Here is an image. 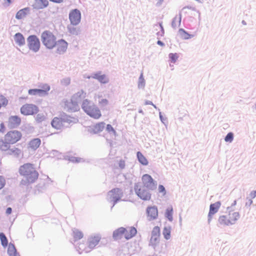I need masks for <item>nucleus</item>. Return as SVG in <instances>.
<instances>
[{
  "label": "nucleus",
  "mask_w": 256,
  "mask_h": 256,
  "mask_svg": "<svg viewBox=\"0 0 256 256\" xmlns=\"http://www.w3.org/2000/svg\"><path fill=\"white\" fill-rule=\"evenodd\" d=\"M68 44L64 40L61 39L56 42V52L58 54H62L66 52L68 48Z\"/></svg>",
  "instance_id": "obj_12"
},
{
  "label": "nucleus",
  "mask_w": 256,
  "mask_h": 256,
  "mask_svg": "<svg viewBox=\"0 0 256 256\" xmlns=\"http://www.w3.org/2000/svg\"><path fill=\"white\" fill-rule=\"evenodd\" d=\"M62 84L64 86H68L70 84V78H66L61 81Z\"/></svg>",
  "instance_id": "obj_42"
},
{
  "label": "nucleus",
  "mask_w": 256,
  "mask_h": 256,
  "mask_svg": "<svg viewBox=\"0 0 256 256\" xmlns=\"http://www.w3.org/2000/svg\"><path fill=\"white\" fill-rule=\"evenodd\" d=\"M50 90V86L48 84H44L41 86L40 89H30L28 90V93L32 96H43L48 94V92Z\"/></svg>",
  "instance_id": "obj_11"
},
{
  "label": "nucleus",
  "mask_w": 256,
  "mask_h": 256,
  "mask_svg": "<svg viewBox=\"0 0 256 256\" xmlns=\"http://www.w3.org/2000/svg\"><path fill=\"white\" fill-rule=\"evenodd\" d=\"M137 158L138 162L144 166H147L148 164V160L140 152H137Z\"/></svg>",
  "instance_id": "obj_29"
},
{
  "label": "nucleus",
  "mask_w": 256,
  "mask_h": 256,
  "mask_svg": "<svg viewBox=\"0 0 256 256\" xmlns=\"http://www.w3.org/2000/svg\"><path fill=\"white\" fill-rule=\"evenodd\" d=\"M6 180L4 176H0V190L5 186Z\"/></svg>",
  "instance_id": "obj_44"
},
{
  "label": "nucleus",
  "mask_w": 256,
  "mask_h": 256,
  "mask_svg": "<svg viewBox=\"0 0 256 256\" xmlns=\"http://www.w3.org/2000/svg\"><path fill=\"white\" fill-rule=\"evenodd\" d=\"M146 214L149 220L156 219L158 216V210L156 206H148L146 210Z\"/></svg>",
  "instance_id": "obj_18"
},
{
  "label": "nucleus",
  "mask_w": 256,
  "mask_h": 256,
  "mask_svg": "<svg viewBox=\"0 0 256 256\" xmlns=\"http://www.w3.org/2000/svg\"><path fill=\"white\" fill-rule=\"evenodd\" d=\"M118 166L120 168H124L125 166V162L124 160H120L118 162Z\"/></svg>",
  "instance_id": "obj_47"
},
{
  "label": "nucleus",
  "mask_w": 256,
  "mask_h": 256,
  "mask_svg": "<svg viewBox=\"0 0 256 256\" xmlns=\"http://www.w3.org/2000/svg\"><path fill=\"white\" fill-rule=\"evenodd\" d=\"M101 236L100 234H96L90 236L88 238L86 246L84 249L79 248L80 252H88L93 250L100 242Z\"/></svg>",
  "instance_id": "obj_6"
},
{
  "label": "nucleus",
  "mask_w": 256,
  "mask_h": 256,
  "mask_svg": "<svg viewBox=\"0 0 256 256\" xmlns=\"http://www.w3.org/2000/svg\"><path fill=\"white\" fill-rule=\"evenodd\" d=\"M81 14L80 12L75 9L72 10L69 14V18L72 24L76 25L80 21Z\"/></svg>",
  "instance_id": "obj_14"
},
{
  "label": "nucleus",
  "mask_w": 256,
  "mask_h": 256,
  "mask_svg": "<svg viewBox=\"0 0 256 256\" xmlns=\"http://www.w3.org/2000/svg\"><path fill=\"white\" fill-rule=\"evenodd\" d=\"M142 180L144 184V186L148 188V189H153L156 186V184L152 178V176L148 174H144L142 177Z\"/></svg>",
  "instance_id": "obj_15"
},
{
  "label": "nucleus",
  "mask_w": 256,
  "mask_h": 256,
  "mask_svg": "<svg viewBox=\"0 0 256 256\" xmlns=\"http://www.w3.org/2000/svg\"><path fill=\"white\" fill-rule=\"evenodd\" d=\"M106 130L108 132H112L113 133L116 134L115 130L114 129L112 126L110 124H107V126H106Z\"/></svg>",
  "instance_id": "obj_45"
},
{
  "label": "nucleus",
  "mask_w": 256,
  "mask_h": 256,
  "mask_svg": "<svg viewBox=\"0 0 256 256\" xmlns=\"http://www.w3.org/2000/svg\"><path fill=\"white\" fill-rule=\"evenodd\" d=\"M163 235L164 238L168 240L170 237V228L165 227L163 230Z\"/></svg>",
  "instance_id": "obj_37"
},
{
  "label": "nucleus",
  "mask_w": 256,
  "mask_h": 256,
  "mask_svg": "<svg viewBox=\"0 0 256 256\" xmlns=\"http://www.w3.org/2000/svg\"><path fill=\"white\" fill-rule=\"evenodd\" d=\"M135 191L137 195L144 200H148L150 199V194L146 190V186L136 185L135 187Z\"/></svg>",
  "instance_id": "obj_10"
},
{
  "label": "nucleus",
  "mask_w": 256,
  "mask_h": 256,
  "mask_svg": "<svg viewBox=\"0 0 256 256\" xmlns=\"http://www.w3.org/2000/svg\"><path fill=\"white\" fill-rule=\"evenodd\" d=\"M22 134L17 130L8 131L4 136V139H0V150H6L9 145L14 144L19 142L22 138Z\"/></svg>",
  "instance_id": "obj_2"
},
{
  "label": "nucleus",
  "mask_w": 256,
  "mask_h": 256,
  "mask_svg": "<svg viewBox=\"0 0 256 256\" xmlns=\"http://www.w3.org/2000/svg\"><path fill=\"white\" fill-rule=\"evenodd\" d=\"M108 104V100L106 98H102L98 102V104L100 107H104L106 106Z\"/></svg>",
  "instance_id": "obj_40"
},
{
  "label": "nucleus",
  "mask_w": 256,
  "mask_h": 256,
  "mask_svg": "<svg viewBox=\"0 0 256 256\" xmlns=\"http://www.w3.org/2000/svg\"><path fill=\"white\" fill-rule=\"evenodd\" d=\"M97 96L98 98H100L101 97V96H99V95H98V96Z\"/></svg>",
  "instance_id": "obj_55"
},
{
  "label": "nucleus",
  "mask_w": 256,
  "mask_h": 256,
  "mask_svg": "<svg viewBox=\"0 0 256 256\" xmlns=\"http://www.w3.org/2000/svg\"><path fill=\"white\" fill-rule=\"evenodd\" d=\"M181 18L180 16H176L174 18L172 22V26L174 27H176L179 26L180 23Z\"/></svg>",
  "instance_id": "obj_38"
},
{
  "label": "nucleus",
  "mask_w": 256,
  "mask_h": 256,
  "mask_svg": "<svg viewBox=\"0 0 256 256\" xmlns=\"http://www.w3.org/2000/svg\"><path fill=\"white\" fill-rule=\"evenodd\" d=\"M252 202V200H250V204H251Z\"/></svg>",
  "instance_id": "obj_56"
},
{
  "label": "nucleus",
  "mask_w": 256,
  "mask_h": 256,
  "mask_svg": "<svg viewBox=\"0 0 256 256\" xmlns=\"http://www.w3.org/2000/svg\"><path fill=\"white\" fill-rule=\"evenodd\" d=\"M72 236L75 240H78L82 238L83 234L78 230L73 231Z\"/></svg>",
  "instance_id": "obj_33"
},
{
  "label": "nucleus",
  "mask_w": 256,
  "mask_h": 256,
  "mask_svg": "<svg viewBox=\"0 0 256 256\" xmlns=\"http://www.w3.org/2000/svg\"><path fill=\"white\" fill-rule=\"evenodd\" d=\"M8 253L9 256H20L17 252L14 244H10L8 246Z\"/></svg>",
  "instance_id": "obj_28"
},
{
  "label": "nucleus",
  "mask_w": 256,
  "mask_h": 256,
  "mask_svg": "<svg viewBox=\"0 0 256 256\" xmlns=\"http://www.w3.org/2000/svg\"><path fill=\"white\" fill-rule=\"evenodd\" d=\"M88 78H93L98 80L100 82L106 84L108 82V79L105 74H102L101 72H98L92 74L91 76H88Z\"/></svg>",
  "instance_id": "obj_19"
},
{
  "label": "nucleus",
  "mask_w": 256,
  "mask_h": 256,
  "mask_svg": "<svg viewBox=\"0 0 256 256\" xmlns=\"http://www.w3.org/2000/svg\"><path fill=\"white\" fill-rule=\"evenodd\" d=\"M169 58L172 62L175 63L178 58V56L176 53H170L169 54Z\"/></svg>",
  "instance_id": "obj_39"
},
{
  "label": "nucleus",
  "mask_w": 256,
  "mask_h": 256,
  "mask_svg": "<svg viewBox=\"0 0 256 256\" xmlns=\"http://www.w3.org/2000/svg\"><path fill=\"white\" fill-rule=\"evenodd\" d=\"M82 108L88 116L94 119L98 120L102 116V113L100 108L87 99L84 100L82 102Z\"/></svg>",
  "instance_id": "obj_4"
},
{
  "label": "nucleus",
  "mask_w": 256,
  "mask_h": 256,
  "mask_svg": "<svg viewBox=\"0 0 256 256\" xmlns=\"http://www.w3.org/2000/svg\"><path fill=\"white\" fill-rule=\"evenodd\" d=\"M51 2H56V3H60L63 2L64 0H50Z\"/></svg>",
  "instance_id": "obj_52"
},
{
  "label": "nucleus",
  "mask_w": 256,
  "mask_h": 256,
  "mask_svg": "<svg viewBox=\"0 0 256 256\" xmlns=\"http://www.w3.org/2000/svg\"><path fill=\"white\" fill-rule=\"evenodd\" d=\"M122 195V192L120 189L116 188L111 190L108 192V196L110 200L114 202V205L119 200Z\"/></svg>",
  "instance_id": "obj_13"
},
{
  "label": "nucleus",
  "mask_w": 256,
  "mask_h": 256,
  "mask_svg": "<svg viewBox=\"0 0 256 256\" xmlns=\"http://www.w3.org/2000/svg\"><path fill=\"white\" fill-rule=\"evenodd\" d=\"M41 40L43 44L48 49H52L56 46V38L49 30H44L41 34Z\"/></svg>",
  "instance_id": "obj_5"
},
{
  "label": "nucleus",
  "mask_w": 256,
  "mask_h": 256,
  "mask_svg": "<svg viewBox=\"0 0 256 256\" xmlns=\"http://www.w3.org/2000/svg\"><path fill=\"white\" fill-rule=\"evenodd\" d=\"M125 232L124 234V237L126 239L128 240L134 236L137 232L136 229L134 227H130L128 228H125Z\"/></svg>",
  "instance_id": "obj_21"
},
{
  "label": "nucleus",
  "mask_w": 256,
  "mask_h": 256,
  "mask_svg": "<svg viewBox=\"0 0 256 256\" xmlns=\"http://www.w3.org/2000/svg\"><path fill=\"white\" fill-rule=\"evenodd\" d=\"M158 190L160 192L163 193L164 194H165L166 193L165 188L162 185H160L158 186Z\"/></svg>",
  "instance_id": "obj_46"
},
{
  "label": "nucleus",
  "mask_w": 256,
  "mask_h": 256,
  "mask_svg": "<svg viewBox=\"0 0 256 256\" xmlns=\"http://www.w3.org/2000/svg\"><path fill=\"white\" fill-rule=\"evenodd\" d=\"M9 122L13 126H18L21 122V119L18 116H12L9 118Z\"/></svg>",
  "instance_id": "obj_26"
},
{
  "label": "nucleus",
  "mask_w": 256,
  "mask_h": 256,
  "mask_svg": "<svg viewBox=\"0 0 256 256\" xmlns=\"http://www.w3.org/2000/svg\"><path fill=\"white\" fill-rule=\"evenodd\" d=\"M36 2L39 8H43L46 7L48 4V2L47 0H37Z\"/></svg>",
  "instance_id": "obj_36"
},
{
  "label": "nucleus",
  "mask_w": 256,
  "mask_h": 256,
  "mask_svg": "<svg viewBox=\"0 0 256 256\" xmlns=\"http://www.w3.org/2000/svg\"><path fill=\"white\" fill-rule=\"evenodd\" d=\"M38 112V107L33 104H26L20 108V112L25 116L33 115Z\"/></svg>",
  "instance_id": "obj_8"
},
{
  "label": "nucleus",
  "mask_w": 256,
  "mask_h": 256,
  "mask_svg": "<svg viewBox=\"0 0 256 256\" xmlns=\"http://www.w3.org/2000/svg\"><path fill=\"white\" fill-rule=\"evenodd\" d=\"M173 208L172 206H170L167 208L165 212V216L170 222H172L173 220Z\"/></svg>",
  "instance_id": "obj_32"
},
{
  "label": "nucleus",
  "mask_w": 256,
  "mask_h": 256,
  "mask_svg": "<svg viewBox=\"0 0 256 256\" xmlns=\"http://www.w3.org/2000/svg\"><path fill=\"white\" fill-rule=\"evenodd\" d=\"M2 150L7 152L8 154L16 157H18L22 154V150L20 148L16 147L11 148L10 145H9V148L8 150Z\"/></svg>",
  "instance_id": "obj_20"
},
{
  "label": "nucleus",
  "mask_w": 256,
  "mask_h": 256,
  "mask_svg": "<svg viewBox=\"0 0 256 256\" xmlns=\"http://www.w3.org/2000/svg\"><path fill=\"white\" fill-rule=\"evenodd\" d=\"M16 42L20 46H22L25 44V39L22 34L16 33L14 36Z\"/></svg>",
  "instance_id": "obj_25"
},
{
  "label": "nucleus",
  "mask_w": 256,
  "mask_h": 256,
  "mask_svg": "<svg viewBox=\"0 0 256 256\" xmlns=\"http://www.w3.org/2000/svg\"><path fill=\"white\" fill-rule=\"evenodd\" d=\"M6 1L8 4H10L12 2V0H6Z\"/></svg>",
  "instance_id": "obj_54"
},
{
  "label": "nucleus",
  "mask_w": 256,
  "mask_h": 256,
  "mask_svg": "<svg viewBox=\"0 0 256 256\" xmlns=\"http://www.w3.org/2000/svg\"><path fill=\"white\" fill-rule=\"evenodd\" d=\"M250 195L251 198H254L255 197H256V190L251 192Z\"/></svg>",
  "instance_id": "obj_49"
},
{
  "label": "nucleus",
  "mask_w": 256,
  "mask_h": 256,
  "mask_svg": "<svg viewBox=\"0 0 256 256\" xmlns=\"http://www.w3.org/2000/svg\"><path fill=\"white\" fill-rule=\"evenodd\" d=\"M160 229L158 226H154L152 232V236L150 241V245L155 248L160 240Z\"/></svg>",
  "instance_id": "obj_7"
},
{
  "label": "nucleus",
  "mask_w": 256,
  "mask_h": 256,
  "mask_svg": "<svg viewBox=\"0 0 256 256\" xmlns=\"http://www.w3.org/2000/svg\"><path fill=\"white\" fill-rule=\"evenodd\" d=\"M178 34L184 40L190 39L194 36L192 34H189L182 28H180L179 30Z\"/></svg>",
  "instance_id": "obj_30"
},
{
  "label": "nucleus",
  "mask_w": 256,
  "mask_h": 256,
  "mask_svg": "<svg viewBox=\"0 0 256 256\" xmlns=\"http://www.w3.org/2000/svg\"><path fill=\"white\" fill-rule=\"evenodd\" d=\"M12 210L10 208H7L6 210V214H10L12 213Z\"/></svg>",
  "instance_id": "obj_50"
},
{
  "label": "nucleus",
  "mask_w": 256,
  "mask_h": 256,
  "mask_svg": "<svg viewBox=\"0 0 256 256\" xmlns=\"http://www.w3.org/2000/svg\"><path fill=\"white\" fill-rule=\"evenodd\" d=\"M144 104L146 105H148V104L152 105L154 107H156L155 106L154 104H153L152 102H150V101H148V100L146 101L145 102H144Z\"/></svg>",
  "instance_id": "obj_51"
},
{
  "label": "nucleus",
  "mask_w": 256,
  "mask_h": 256,
  "mask_svg": "<svg viewBox=\"0 0 256 256\" xmlns=\"http://www.w3.org/2000/svg\"><path fill=\"white\" fill-rule=\"evenodd\" d=\"M6 130V127L3 122L0 124V132L4 133Z\"/></svg>",
  "instance_id": "obj_48"
},
{
  "label": "nucleus",
  "mask_w": 256,
  "mask_h": 256,
  "mask_svg": "<svg viewBox=\"0 0 256 256\" xmlns=\"http://www.w3.org/2000/svg\"><path fill=\"white\" fill-rule=\"evenodd\" d=\"M218 222L221 226H229L231 224L230 220L227 218L226 214L220 216L218 219Z\"/></svg>",
  "instance_id": "obj_27"
},
{
  "label": "nucleus",
  "mask_w": 256,
  "mask_h": 256,
  "mask_svg": "<svg viewBox=\"0 0 256 256\" xmlns=\"http://www.w3.org/2000/svg\"><path fill=\"white\" fill-rule=\"evenodd\" d=\"M29 11L28 8H24L20 10L16 14L17 19H22L24 18Z\"/></svg>",
  "instance_id": "obj_31"
},
{
  "label": "nucleus",
  "mask_w": 256,
  "mask_h": 256,
  "mask_svg": "<svg viewBox=\"0 0 256 256\" xmlns=\"http://www.w3.org/2000/svg\"><path fill=\"white\" fill-rule=\"evenodd\" d=\"M40 144L41 140L40 138H34L28 143V147L32 150H36L40 146Z\"/></svg>",
  "instance_id": "obj_24"
},
{
  "label": "nucleus",
  "mask_w": 256,
  "mask_h": 256,
  "mask_svg": "<svg viewBox=\"0 0 256 256\" xmlns=\"http://www.w3.org/2000/svg\"><path fill=\"white\" fill-rule=\"evenodd\" d=\"M125 231V228L123 227L117 228L113 232V238L116 240L120 239L122 236H124V234Z\"/></svg>",
  "instance_id": "obj_23"
},
{
  "label": "nucleus",
  "mask_w": 256,
  "mask_h": 256,
  "mask_svg": "<svg viewBox=\"0 0 256 256\" xmlns=\"http://www.w3.org/2000/svg\"><path fill=\"white\" fill-rule=\"evenodd\" d=\"M0 240L2 245L4 247H6L8 244V240L4 234L2 232L0 233Z\"/></svg>",
  "instance_id": "obj_35"
},
{
  "label": "nucleus",
  "mask_w": 256,
  "mask_h": 256,
  "mask_svg": "<svg viewBox=\"0 0 256 256\" xmlns=\"http://www.w3.org/2000/svg\"><path fill=\"white\" fill-rule=\"evenodd\" d=\"M83 92H78L74 94L69 100L64 102V109L68 112H74L80 110L78 102L82 99Z\"/></svg>",
  "instance_id": "obj_3"
},
{
  "label": "nucleus",
  "mask_w": 256,
  "mask_h": 256,
  "mask_svg": "<svg viewBox=\"0 0 256 256\" xmlns=\"http://www.w3.org/2000/svg\"><path fill=\"white\" fill-rule=\"evenodd\" d=\"M0 104H1V106H6L8 103V101L6 99V98L2 96H0Z\"/></svg>",
  "instance_id": "obj_43"
},
{
  "label": "nucleus",
  "mask_w": 256,
  "mask_h": 256,
  "mask_svg": "<svg viewBox=\"0 0 256 256\" xmlns=\"http://www.w3.org/2000/svg\"><path fill=\"white\" fill-rule=\"evenodd\" d=\"M226 214L232 224H234L240 218L239 213L232 210L228 209Z\"/></svg>",
  "instance_id": "obj_16"
},
{
  "label": "nucleus",
  "mask_w": 256,
  "mask_h": 256,
  "mask_svg": "<svg viewBox=\"0 0 256 256\" xmlns=\"http://www.w3.org/2000/svg\"><path fill=\"white\" fill-rule=\"evenodd\" d=\"M18 173L24 178L20 182L22 186H28L34 184L39 177L36 168L31 163H26L20 166L18 168Z\"/></svg>",
  "instance_id": "obj_1"
},
{
  "label": "nucleus",
  "mask_w": 256,
  "mask_h": 256,
  "mask_svg": "<svg viewBox=\"0 0 256 256\" xmlns=\"http://www.w3.org/2000/svg\"><path fill=\"white\" fill-rule=\"evenodd\" d=\"M221 206V203L220 202H216L214 204H212L210 206V211L208 214V220L210 222L212 218V216L216 214Z\"/></svg>",
  "instance_id": "obj_17"
},
{
  "label": "nucleus",
  "mask_w": 256,
  "mask_h": 256,
  "mask_svg": "<svg viewBox=\"0 0 256 256\" xmlns=\"http://www.w3.org/2000/svg\"><path fill=\"white\" fill-rule=\"evenodd\" d=\"M157 44L158 45L160 46H164V43L162 41H160V40H158V42H157Z\"/></svg>",
  "instance_id": "obj_53"
},
{
  "label": "nucleus",
  "mask_w": 256,
  "mask_h": 256,
  "mask_svg": "<svg viewBox=\"0 0 256 256\" xmlns=\"http://www.w3.org/2000/svg\"><path fill=\"white\" fill-rule=\"evenodd\" d=\"M105 124L104 122H100L98 123H97L96 125L94 126V130L96 132H100L103 130Z\"/></svg>",
  "instance_id": "obj_34"
},
{
  "label": "nucleus",
  "mask_w": 256,
  "mask_h": 256,
  "mask_svg": "<svg viewBox=\"0 0 256 256\" xmlns=\"http://www.w3.org/2000/svg\"><path fill=\"white\" fill-rule=\"evenodd\" d=\"M28 46L30 50L36 52L40 48V42L38 38L34 35H32L28 38Z\"/></svg>",
  "instance_id": "obj_9"
},
{
  "label": "nucleus",
  "mask_w": 256,
  "mask_h": 256,
  "mask_svg": "<svg viewBox=\"0 0 256 256\" xmlns=\"http://www.w3.org/2000/svg\"><path fill=\"white\" fill-rule=\"evenodd\" d=\"M234 135L232 132H229L225 137L224 140L226 142H232L233 140Z\"/></svg>",
  "instance_id": "obj_41"
},
{
  "label": "nucleus",
  "mask_w": 256,
  "mask_h": 256,
  "mask_svg": "<svg viewBox=\"0 0 256 256\" xmlns=\"http://www.w3.org/2000/svg\"><path fill=\"white\" fill-rule=\"evenodd\" d=\"M52 126L57 130H60L63 126L64 120L62 118L56 117L52 122Z\"/></svg>",
  "instance_id": "obj_22"
}]
</instances>
